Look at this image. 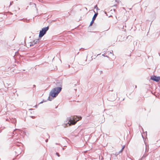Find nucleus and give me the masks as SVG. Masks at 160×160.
Instances as JSON below:
<instances>
[{
	"mask_svg": "<svg viewBox=\"0 0 160 160\" xmlns=\"http://www.w3.org/2000/svg\"><path fill=\"white\" fill-rule=\"evenodd\" d=\"M18 143L20 144L21 145L17 144H15L16 146L15 147V152L16 153V154L18 155L19 154H21L22 152L23 149V147L22 145V143H21L18 142Z\"/></svg>",
	"mask_w": 160,
	"mask_h": 160,
	"instance_id": "7ed1b4c3",
	"label": "nucleus"
},
{
	"mask_svg": "<svg viewBox=\"0 0 160 160\" xmlns=\"http://www.w3.org/2000/svg\"><path fill=\"white\" fill-rule=\"evenodd\" d=\"M132 38V37L131 36L129 35L126 38L127 39H131Z\"/></svg>",
	"mask_w": 160,
	"mask_h": 160,
	"instance_id": "f8f14e48",
	"label": "nucleus"
},
{
	"mask_svg": "<svg viewBox=\"0 0 160 160\" xmlns=\"http://www.w3.org/2000/svg\"><path fill=\"white\" fill-rule=\"evenodd\" d=\"M6 120V121H9V120H8V119H7Z\"/></svg>",
	"mask_w": 160,
	"mask_h": 160,
	"instance_id": "5701e85b",
	"label": "nucleus"
},
{
	"mask_svg": "<svg viewBox=\"0 0 160 160\" xmlns=\"http://www.w3.org/2000/svg\"><path fill=\"white\" fill-rule=\"evenodd\" d=\"M11 122L12 123H14L15 124V125H16V118H14V119L13 120V121H11Z\"/></svg>",
	"mask_w": 160,
	"mask_h": 160,
	"instance_id": "9d476101",
	"label": "nucleus"
},
{
	"mask_svg": "<svg viewBox=\"0 0 160 160\" xmlns=\"http://www.w3.org/2000/svg\"><path fill=\"white\" fill-rule=\"evenodd\" d=\"M124 148V146H123L122 148V149H123Z\"/></svg>",
	"mask_w": 160,
	"mask_h": 160,
	"instance_id": "412c9836",
	"label": "nucleus"
},
{
	"mask_svg": "<svg viewBox=\"0 0 160 160\" xmlns=\"http://www.w3.org/2000/svg\"><path fill=\"white\" fill-rule=\"evenodd\" d=\"M77 117H76V118H68V122L64 124L63 127L64 128H66L71 125H74L76 124L78 121L79 120H80L82 118L81 117H78V119H77Z\"/></svg>",
	"mask_w": 160,
	"mask_h": 160,
	"instance_id": "f03ea898",
	"label": "nucleus"
},
{
	"mask_svg": "<svg viewBox=\"0 0 160 160\" xmlns=\"http://www.w3.org/2000/svg\"><path fill=\"white\" fill-rule=\"evenodd\" d=\"M122 152V151L121 150L120 151V152Z\"/></svg>",
	"mask_w": 160,
	"mask_h": 160,
	"instance_id": "cd10ccee",
	"label": "nucleus"
},
{
	"mask_svg": "<svg viewBox=\"0 0 160 160\" xmlns=\"http://www.w3.org/2000/svg\"><path fill=\"white\" fill-rule=\"evenodd\" d=\"M32 118V117H33V116H32L31 117Z\"/></svg>",
	"mask_w": 160,
	"mask_h": 160,
	"instance_id": "7c9ffc66",
	"label": "nucleus"
},
{
	"mask_svg": "<svg viewBox=\"0 0 160 160\" xmlns=\"http://www.w3.org/2000/svg\"><path fill=\"white\" fill-rule=\"evenodd\" d=\"M56 154L58 156V157H60V155H59V154L58 153L56 152Z\"/></svg>",
	"mask_w": 160,
	"mask_h": 160,
	"instance_id": "2eb2a0df",
	"label": "nucleus"
},
{
	"mask_svg": "<svg viewBox=\"0 0 160 160\" xmlns=\"http://www.w3.org/2000/svg\"><path fill=\"white\" fill-rule=\"evenodd\" d=\"M33 86H34V87H35L36 86L34 85H33Z\"/></svg>",
	"mask_w": 160,
	"mask_h": 160,
	"instance_id": "bb28decb",
	"label": "nucleus"
},
{
	"mask_svg": "<svg viewBox=\"0 0 160 160\" xmlns=\"http://www.w3.org/2000/svg\"><path fill=\"white\" fill-rule=\"evenodd\" d=\"M1 132V131H0V132Z\"/></svg>",
	"mask_w": 160,
	"mask_h": 160,
	"instance_id": "72a5a7b5",
	"label": "nucleus"
},
{
	"mask_svg": "<svg viewBox=\"0 0 160 160\" xmlns=\"http://www.w3.org/2000/svg\"><path fill=\"white\" fill-rule=\"evenodd\" d=\"M123 149H121V150L122 151V150H123Z\"/></svg>",
	"mask_w": 160,
	"mask_h": 160,
	"instance_id": "473e14b6",
	"label": "nucleus"
},
{
	"mask_svg": "<svg viewBox=\"0 0 160 160\" xmlns=\"http://www.w3.org/2000/svg\"><path fill=\"white\" fill-rule=\"evenodd\" d=\"M94 8L95 9H96L97 10H99V9L98 8L97 5L95 6L94 7Z\"/></svg>",
	"mask_w": 160,
	"mask_h": 160,
	"instance_id": "ddd939ff",
	"label": "nucleus"
},
{
	"mask_svg": "<svg viewBox=\"0 0 160 160\" xmlns=\"http://www.w3.org/2000/svg\"><path fill=\"white\" fill-rule=\"evenodd\" d=\"M48 141V139H46V140H45V141L46 142H47Z\"/></svg>",
	"mask_w": 160,
	"mask_h": 160,
	"instance_id": "a211bd4d",
	"label": "nucleus"
},
{
	"mask_svg": "<svg viewBox=\"0 0 160 160\" xmlns=\"http://www.w3.org/2000/svg\"><path fill=\"white\" fill-rule=\"evenodd\" d=\"M13 3V2L12 1L10 2V6Z\"/></svg>",
	"mask_w": 160,
	"mask_h": 160,
	"instance_id": "dca6fc26",
	"label": "nucleus"
},
{
	"mask_svg": "<svg viewBox=\"0 0 160 160\" xmlns=\"http://www.w3.org/2000/svg\"><path fill=\"white\" fill-rule=\"evenodd\" d=\"M98 15V13H95L92 18V19L93 20H95L96 18L97 17Z\"/></svg>",
	"mask_w": 160,
	"mask_h": 160,
	"instance_id": "1a4fd4ad",
	"label": "nucleus"
},
{
	"mask_svg": "<svg viewBox=\"0 0 160 160\" xmlns=\"http://www.w3.org/2000/svg\"><path fill=\"white\" fill-rule=\"evenodd\" d=\"M82 49V48H80V49H79V51H80V50H81V49Z\"/></svg>",
	"mask_w": 160,
	"mask_h": 160,
	"instance_id": "393cba45",
	"label": "nucleus"
},
{
	"mask_svg": "<svg viewBox=\"0 0 160 160\" xmlns=\"http://www.w3.org/2000/svg\"><path fill=\"white\" fill-rule=\"evenodd\" d=\"M79 53V52H78V53L77 54H78Z\"/></svg>",
	"mask_w": 160,
	"mask_h": 160,
	"instance_id": "c756f323",
	"label": "nucleus"
},
{
	"mask_svg": "<svg viewBox=\"0 0 160 160\" xmlns=\"http://www.w3.org/2000/svg\"><path fill=\"white\" fill-rule=\"evenodd\" d=\"M151 79L155 82H158L160 80V76L157 77L155 75L152 76L151 77Z\"/></svg>",
	"mask_w": 160,
	"mask_h": 160,
	"instance_id": "39448f33",
	"label": "nucleus"
},
{
	"mask_svg": "<svg viewBox=\"0 0 160 160\" xmlns=\"http://www.w3.org/2000/svg\"><path fill=\"white\" fill-rule=\"evenodd\" d=\"M62 88V87H56L52 89L49 93L48 100L50 101L52 100V98H50V96L52 98L56 97L61 91Z\"/></svg>",
	"mask_w": 160,
	"mask_h": 160,
	"instance_id": "f257e3e1",
	"label": "nucleus"
},
{
	"mask_svg": "<svg viewBox=\"0 0 160 160\" xmlns=\"http://www.w3.org/2000/svg\"><path fill=\"white\" fill-rule=\"evenodd\" d=\"M94 20H93L92 19V20L91 22L90 23V25H89L90 26H92V24L94 23Z\"/></svg>",
	"mask_w": 160,
	"mask_h": 160,
	"instance_id": "9b49d317",
	"label": "nucleus"
},
{
	"mask_svg": "<svg viewBox=\"0 0 160 160\" xmlns=\"http://www.w3.org/2000/svg\"><path fill=\"white\" fill-rule=\"evenodd\" d=\"M56 145H58V144H58V143H56Z\"/></svg>",
	"mask_w": 160,
	"mask_h": 160,
	"instance_id": "b1692460",
	"label": "nucleus"
},
{
	"mask_svg": "<svg viewBox=\"0 0 160 160\" xmlns=\"http://www.w3.org/2000/svg\"><path fill=\"white\" fill-rule=\"evenodd\" d=\"M148 156V154H144L142 157L139 160H144V158Z\"/></svg>",
	"mask_w": 160,
	"mask_h": 160,
	"instance_id": "6e6552de",
	"label": "nucleus"
},
{
	"mask_svg": "<svg viewBox=\"0 0 160 160\" xmlns=\"http://www.w3.org/2000/svg\"><path fill=\"white\" fill-rule=\"evenodd\" d=\"M136 87H137V86H136H136H135V88H136Z\"/></svg>",
	"mask_w": 160,
	"mask_h": 160,
	"instance_id": "c85d7f7f",
	"label": "nucleus"
},
{
	"mask_svg": "<svg viewBox=\"0 0 160 160\" xmlns=\"http://www.w3.org/2000/svg\"><path fill=\"white\" fill-rule=\"evenodd\" d=\"M17 130V129H15L14 130V131L13 132V134H14L15 131L16 130Z\"/></svg>",
	"mask_w": 160,
	"mask_h": 160,
	"instance_id": "f3484780",
	"label": "nucleus"
},
{
	"mask_svg": "<svg viewBox=\"0 0 160 160\" xmlns=\"http://www.w3.org/2000/svg\"><path fill=\"white\" fill-rule=\"evenodd\" d=\"M104 13H105V14H107V12H104Z\"/></svg>",
	"mask_w": 160,
	"mask_h": 160,
	"instance_id": "a878e982",
	"label": "nucleus"
},
{
	"mask_svg": "<svg viewBox=\"0 0 160 160\" xmlns=\"http://www.w3.org/2000/svg\"><path fill=\"white\" fill-rule=\"evenodd\" d=\"M47 101V100H43L42 101H41V102H40L39 103V104L42 103H43V102H46Z\"/></svg>",
	"mask_w": 160,
	"mask_h": 160,
	"instance_id": "4468645a",
	"label": "nucleus"
},
{
	"mask_svg": "<svg viewBox=\"0 0 160 160\" xmlns=\"http://www.w3.org/2000/svg\"><path fill=\"white\" fill-rule=\"evenodd\" d=\"M116 2H118V0H115Z\"/></svg>",
	"mask_w": 160,
	"mask_h": 160,
	"instance_id": "aec40b11",
	"label": "nucleus"
},
{
	"mask_svg": "<svg viewBox=\"0 0 160 160\" xmlns=\"http://www.w3.org/2000/svg\"><path fill=\"white\" fill-rule=\"evenodd\" d=\"M39 42V40L38 39H35L33 40L32 42H30V46H33L35 45V44H37Z\"/></svg>",
	"mask_w": 160,
	"mask_h": 160,
	"instance_id": "423d86ee",
	"label": "nucleus"
},
{
	"mask_svg": "<svg viewBox=\"0 0 160 160\" xmlns=\"http://www.w3.org/2000/svg\"><path fill=\"white\" fill-rule=\"evenodd\" d=\"M34 107H35L36 108H37V105H35L34 106Z\"/></svg>",
	"mask_w": 160,
	"mask_h": 160,
	"instance_id": "6ab92c4d",
	"label": "nucleus"
},
{
	"mask_svg": "<svg viewBox=\"0 0 160 160\" xmlns=\"http://www.w3.org/2000/svg\"><path fill=\"white\" fill-rule=\"evenodd\" d=\"M123 149H121V150L122 151V150H123Z\"/></svg>",
	"mask_w": 160,
	"mask_h": 160,
	"instance_id": "2f4dec72",
	"label": "nucleus"
},
{
	"mask_svg": "<svg viewBox=\"0 0 160 160\" xmlns=\"http://www.w3.org/2000/svg\"><path fill=\"white\" fill-rule=\"evenodd\" d=\"M55 84L56 86L57 87L62 88V83L61 81H56Z\"/></svg>",
	"mask_w": 160,
	"mask_h": 160,
	"instance_id": "0eeeda50",
	"label": "nucleus"
},
{
	"mask_svg": "<svg viewBox=\"0 0 160 160\" xmlns=\"http://www.w3.org/2000/svg\"><path fill=\"white\" fill-rule=\"evenodd\" d=\"M114 6H116V7L117 6V5L116 4H115L114 5Z\"/></svg>",
	"mask_w": 160,
	"mask_h": 160,
	"instance_id": "4be33fe9",
	"label": "nucleus"
},
{
	"mask_svg": "<svg viewBox=\"0 0 160 160\" xmlns=\"http://www.w3.org/2000/svg\"><path fill=\"white\" fill-rule=\"evenodd\" d=\"M49 27L48 26L43 28L40 31L39 34V38L42 37L46 33V32L49 29Z\"/></svg>",
	"mask_w": 160,
	"mask_h": 160,
	"instance_id": "20e7f679",
	"label": "nucleus"
}]
</instances>
